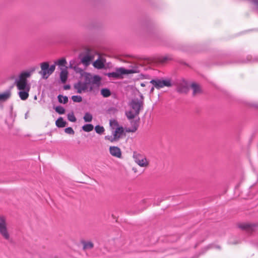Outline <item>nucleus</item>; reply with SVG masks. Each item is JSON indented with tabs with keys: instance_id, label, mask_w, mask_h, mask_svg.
I'll return each mask as SVG.
<instances>
[{
	"instance_id": "e433bc0d",
	"label": "nucleus",
	"mask_w": 258,
	"mask_h": 258,
	"mask_svg": "<svg viewBox=\"0 0 258 258\" xmlns=\"http://www.w3.org/2000/svg\"><path fill=\"white\" fill-rule=\"evenodd\" d=\"M56 65V64H55V63H54L53 64L51 65L49 67V73H51V74H52L54 72V70L55 69V66Z\"/></svg>"
},
{
	"instance_id": "a18cd8bd",
	"label": "nucleus",
	"mask_w": 258,
	"mask_h": 258,
	"mask_svg": "<svg viewBox=\"0 0 258 258\" xmlns=\"http://www.w3.org/2000/svg\"><path fill=\"white\" fill-rule=\"evenodd\" d=\"M36 98H37V97H36V96H35L34 97V99H36Z\"/></svg>"
},
{
	"instance_id": "9b49d317",
	"label": "nucleus",
	"mask_w": 258,
	"mask_h": 258,
	"mask_svg": "<svg viewBox=\"0 0 258 258\" xmlns=\"http://www.w3.org/2000/svg\"><path fill=\"white\" fill-rule=\"evenodd\" d=\"M258 62V57H252L251 55H248L246 59H243L242 60H239L238 61L234 62H227L224 63V64H229L232 63H249V62Z\"/></svg>"
},
{
	"instance_id": "5701e85b",
	"label": "nucleus",
	"mask_w": 258,
	"mask_h": 258,
	"mask_svg": "<svg viewBox=\"0 0 258 258\" xmlns=\"http://www.w3.org/2000/svg\"><path fill=\"white\" fill-rule=\"evenodd\" d=\"M191 87L193 90V95H195L197 93L201 92V89L200 86L196 83H192Z\"/></svg>"
},
{
	"instance_id": "f8f14e48",
	"label": "nucleus",
	"mask_w": 258,
	"mask_h": 258,
	"mask_svg": "<svg viewBox=\"0 0 258 258\" xmlns=\"http://www.w3.org/2000/svg\"><path fill=\"white\" fill-rule=\"evenodd\" d=\"M182 81L183 84L181 83H178L177 84L176 90L177 92L179 93H186L188 90L186 82L184 79H182Z\"/></svg>"
},
{
	"instance_id": "4c0bfd02",
	"label": "nucleus",
	"mask_w": 258,
	"mask_h": 258,
	"mask_svg": "<svg viewBox=\"0 0 258 258\" xmlns=\"http://www.w3.org/2000/svg\"><path fill=\"white\" fill-rule=\"evenodd\" d=\"M90 86L88 87L87 90H86L87 92H92L93 90V85L94 84H90Z\"/></svg>"
},
{
	"instance_id": "2eb2a0df",
	"label": "nucleus",
	"mask_w": 258,
	"mask_h": 258,
	"mask_svg": "<svg viewBox=\"0 0 258 258\" xmlns=\"http://www.w3.org/2000/svg\"><path fill=\"white\" fill-rule=\"evenodd\" d=\"M60 69L61 70V72L60 73V75H59L60 81L61 83L64 84L66 83L67 79H68V72L66 69H62L61 68Z\"/></svg>"
},
{
	"instance_id": "7c9ffc66",
	"label": "nucleus",
	"mask_w": 258,
	"mask_h": 258,
	"mask_svg": "<svg viewBox=\"0 0 258 258\" xmlns=\"http://www.w3.org/2000/svg\"><path fill=\"white\" fill-rule=\"evenodd\" d=\"M85 122H91L92 120V115L89 112H86L83 117Z\"/></svg>"
},
{
	"instance_id": "a211bd4d",
	"label": "nucleus",
	"mask_w": 258,
	"mask_h": 258,
	"mask_svg": "<svg viewBox=\"0 0 258 258\" xmlns=\"http://www.w3.org/2000/svg\"><path fill=\"white\" fill-rule=\"evenodd\" d=\"M133 157L135 162L141 167H145L148 165V163L145 158H142L140 160H137V155H135V154H134Z\"/></svg>"
},
{
	"instance_id": "473e14b6",
	"label": "nucleus",
	"mask_w": 258,
	"mask_h": 258,
	"mask_svg": "<svg viewBox=\"0 0 258 258\" xmlns=\"http://www.w3.org/2000/svg\"><path fill=\"white\" fill-rule=\"evenodd\" d=\"M172 59V58L171 55H166L164 56H161V57H160L159 60L161 62L164 63L168 60H171Z\"/></svg>"
},
{
	"instance_id": "58836bf2",
	"label": "nucleus",
	"mask_w": 258,
	"mask_h": 258,
	"mask_svg": "<svg viewBox=\"0 0 258 258\" xmlns=\"http://www.w3.org/2000/svg\"><path fill=\"white\" fill-rule=\"evenodd\" d=\"M251 3H253L256 9L258 10V0H252Z\"/></svg>"
},
{
	"instance_id": "423d86ee",
	"label": "nucleus",
	"mask_w": 258,
	"mask_h": 258,
	"mask_svg": "<svg viewBox=\"0 0 258 258\" xmlns=\"http://www.w3.org/2000/svg\"><path fill=\"white\" fill-rule=\"evenodd\" d=\"M15 83L17 88L19 90H26L27 88L30 89V85L28 83L27 79H21L19 78L18 80H15Z\"/></svg>"
},
{
	"instance_id": "9d476101",
	"label": "nucleus",
	"mask_w": 258,
	"mask_h": 258,
	"mask_svg": "<svg viewBox=\"0 0 258 258\" xmlns=\"http://www.w3.org/2000/svg\"><path fill=\"white\" fill-rule=\"evenodd\" d=\"M110 154L114 157L120 158L121 157V151L120 149L116 146H110L109 147Z\"/></svg>"
},
{
	"instance_id": "aec40b11",
	"label": "nucleus",
	"mask_w": 258,
	"mask_h": 258,
	"mask_svg": "<svg viewBox=\"0 0 258 258\" xmlns=\"http://www.w3.org/2000/svg\"><path fill=\"white\" fill-rule=\"evenodd\" d=\"M101 78L97 75L92 76V84L96 85L97 87H99L101 84Z\"/></svg>"
},
{
	"instance_id": "bb28decb",
	"label": "nucleus",
	"mask_w": 258,
	"mask_h": 258,
	"mask_svg": "<svg viewBox=\"0 0 258 258\" xmlns=\"http://www.w3.org/2000/svg\"><path fill=\"white\" fill-rule=\"evenodd\" d=\"M83 244V249H91L93 247L94 244L92 242L88 241L86 242L85 241H82Z\"/></svg>"
},
{
	"instance_id": "dca6fc26",
	"label": "nucleus",
	"mask_w": 258,
	"mask_h": 258,
	"mask_svg": "<svg viewBox=\"0 0 258 258\" xmlns=\"http://www.w3.org/2000/svg\"><path fill=\"white\" fill-rule=\"evenodd\" d=\"M30 89H27L26 90H20L18 92L19 96L21 100H26L29 97V92Z\"/></svg>"
},
{
	"instance_id": "c756f323",
	"label": "nucleus",
	"mask_w": 258,
	"mask_h": 258,
	"mask_svg": "<svg viewBox=\"0 0 258 258\" xmlns=\"http://www.w3.org/2000/svg\"><path fill=\"white\" fill-rule=\"evenodd\" d=\"M95 131L96 132V133L101 135L103 133L105 130L103 126L97 125L96 126H95Z\"/></svg>"
},
{
	"instance_id": "72a5a7b5",
	"label": "nucleus",
	"mask_w": 258,
	"mask_h": 258,
	"mask_svg": "<svg viewBox=\"0 0 258 258\" xmlns=\"http://www.w3.org/2000/svg\"><path fill=\"white\" fill-rule=\"evenodd\" d=\"M72 99L74 102L79 103L82 101V97L79 95H73L72 96Z\"/></svg>"
},
{
	"instance_id": "20e7f679",
	"label": "nucleus",
	"mask_w": 258,
	"mask_h": 258,
	"mask_svg": "<svg viewBox=\"0 0 258 258\" xmlns=\"http://www.w3.org/2000/svg\"><path fill=\"white\" fill-rule=\"evenodd\" d=\"M0 234L6 240L10 239V234L8 232L6 221L4 217L0 216Z\"/></svg>"
},
{
	"instance_id": "b1692460",
	"label": "nucleus",
	"mask_w": 258,
	"mask_h": 258,
	"mask_svg": "<svg viewBox=\"0 0 258 258\" xmlns=\"http://www.w3.org/2000/svg\"><path fill=\"white\" fill-rule=\"evenodd\" d=\"M57 99L60 103L66 104L68 102V97L67 96L59 94L57 96Z\"/></svg>"
},
{
	"instance_id": "cd10ccee",
	"label": "nucleus",
	"mask_w": 258,
	"mask_h": 258,
	"mask_svg": "<svg viewBox=\"0 0 258 258\" xmlns=\"http://www.w3.org/2000/svg\"><path fill=\"white\" fill-rule=\"evenodd\" d=\"M55 111L59 114H63L65 113V109L61 106H57L55 107H53Z\"/></svg>"
},
{
	"instance_id": "ea45409f",
	"label": "nucleus",
	"mask_w": 258,
	"mask_h": 258,
	"mask_svg": "<svg viewBox=\"0 0 258 258\" xmlns=\"http://www.w3.org/2000/svg\"><path fill=\"white\" fill-rule=\"evenodd\" d=\"M63 88L64 90H68L70 89L71 86L69 84L65 85L63 86Z\"/></svg>"
},
{
	"instance_id": "1a4fd4ad",
	"label": "nucleus",
	"mask_w": 258,
	"mask_h": 258,
	"mask_svg": "<svg viewBox=\"0 0 258 258\" xmlns=\"http://www.w3.org/2000/svg\"><path fill=\"white\" fill-rule=\"evenodd\" d=\"M124 130L122 126H117L115 130L112 131V136L116 141H118L123 134Z\"/></svg>"
},
{
	"instance_id": "c03bdc74",
	"label": "nucleus",
	"mask_w": 258,
	"mask_h": 258,
	"mask_svg": "<svg viewBox=\"0 0 258 258\" xmlns=\"http://www.w3.org/2000/svg\"><path fill=\"white\" fill-rule=\"evenodd\" d=\"M141 86H145V85H144L143 83H142V84H141Z\"/></svg>"
},
{
	"instance_id": "a878e982",
	"label": "nucleus",
	"mask_w": 258,
	"mask_h": 258,
	"mask_svg": "<svg viewBox=\"0 0 258 258\" xmlns=\"http://www.w3.org/2000/svg\"><path fill=\"white\" fill-rule=\"evenodd\" d=\"M67 61L65 58L62 57L58 60L55 61V64H57V66L60 67H66V64H67Z\"/></svg>"
},
{
	"instance_id": "37998d69",
	"label": "nucleus",
	"mask_w": 258,
	"mask_h": 258,
	"mask_svg": "<svg viewBox=\"0 0 258 258\" xmlns=\"http://www.w3.org/2000/svg\"><path fill=\"white\" fill-rule=\"evenodd\" d=\"M135 155H137V160H140L138 157L140 156L139 154H135Z\"/></svg>"
},
{
	"instance_id": "2f4dec72",
	"label": "nucleus",
	"mask_w": 258,
	"mask_h": 258,
	"mask_svg": "<svg viewBox=\"0 0 258 258\" xmlns=\"http://www.w3.org/2000/svg\"><path fill=\"white\" fill-rule=\"evenodd\" d=\"M68 119L71 122H75L76 121L77 119L73 112L68 113L67 115Z\"/></svg>"
},
{
	"instance_id": "a19ab883",
	"label": "nucleus",
	"mask_w": 258,
	"mask_h": 258,
	"mask_svg": "<svg viewBox=\"0 0 258 258\" xmlns=\"http://www.w3.org/2000/svg\"><path fill=\"white\" fill-rule=\"evenodd\" d=\"M154 88H155V87H154V86H153L152 87V88H151L150 90V93H153L154 91Z\"/></svg>"
},
{
	"instance_id": "c9c22d12",
	"label": "nucleus",
	"mask_w": 258,
	"mask_h": 258,
	"mask_svg": "<svg viewBox=\"0 0 258 258\" xmlns=\"http://www.w3.org/2000/svg\"><path fill=\"white\" fill-rule=\"evenodd\" d=\"M104 139L105 140H108L111 143H113V142H116L114 139H113V136H105L104 137Z\"/></svg>"
},
{
	"instance_id": "39448f33",
	"label": "nucleus",
	"mask_w": 258,
	"mask_h": 258,
	"mask_svg": "<svg viewBox=\"0 0 258 258\" xmlns=\"http://www.w3.org/2000/svg\"><path fill=\"white\" fill-rule=\"evenodd\" d=\"M41 70L39 72L42 75L43 79H46L51 73H49V65L48 62H43L40 63Z\"/></svg>"
},
{
	"instance_id": "7ed1b4c3",
	"label": "nucleus",
	"mask_w": 258,
	"mask_h": 258,
	"mask_svg": "<svg viewBox=\"0 0 258 258\" xmlns=\"http://www.w3.org/2000/svg\"><path fill=\"white\" fill-rule=\"evenodd\" d=\"M150 83L157 89H160L164 87H170L172 86L170 79L164 80L157 78L151 80Z\"/></svg>"
},
{
	"instance_id": "f704fd0d",
	"label": "nucleus",
	"mask_w": 258,
	"mask_h": 258,
	"mask_svg": "<svg viewBox=\"0 0 258 258\" xmlns=\"http://www.w3.org/2000/svg\"><path fill=\"white\" fill-rule=\"evenodd\" d=\"M64 132L66 133L70 134V135H74L75 134V132L71 127H68L64 129Z\"/></svg>"
},
{
	"instance_id": "f03ea898",
	"label": "nucleus",
	"mask_w": 258,
	"mask_h": 258,
	"mask_svg": "<svg viewBox=\"0 0 258 258\" xmlns=\"http://www.w3.org/2000/svg\"><path fill=\"white\" fill-rule=\"evenodd\" d=\"M138 72V69L137 67H135L131 69H126L123 67H120L119 68H116L115 72L108 73L106 74V75L109 78L120 79L122 78V76L123 75L134 74Z\"/></svg>"
},
{
	"instance_id": "6ab92c4d",
	"label": "nucleus",
	"mask_w": 258,
	"mask_h": 258,
	"mask_svg": "<svg viewBox=\"0 0 258 258\" xmlns=\"http://www.w3.org/2000/svg\"><path fill=\"white\" fill-rule=\"evenodd\" d=\"M93 65L95 68L97 69H101L104 67V62L98 58L93 63Z\"/></svg>"
},
{
	"instance_id": "c85d7f7f",
	"label": "nucleus",
	"mask_w": 258,
	"mask_h": 258,
	"mask_svg": "<svg viewBox=\"0 0 258 258\" xmlns=\"http://www.w3.org/2000/svg\"><path fill=\"white\" fill-rule=\"evenodd\" d=\"M91 80L92 76L90 74H87V75L85 76V81L83 82L88 86L89 84H92Z\"/></svg>"
},
{
	"instance_id": "79ce46f5",
	"label": "nucleus",
	"mask_w": 258,
	"mask_h": 258,
	"mask_svg": "<svg viewBox=\"0 0 258 258\" xmlns=\"http://www.w3.org/2000/svg\"><path fill=\"white\" fill-rule=\"evenodd\" d=\"M113 122H114V124H115V125H118V123H117V122L116 121H115V120H113Z\"/></svg>"
},
{
	"instance_id": "4468645a",
	"label": "nucleus",
	"mask_w": 258,
	"mask_h": 258,
	"mask_svg": "<svg viewBox=\"0 0 258 258\" xmlns=\"http://www.w3.org/2000/svg\"><path fill=\"white\" fill-rule=\"evenodd\" d=\"M37 68V67H34L31 68L28 71H23L19 75V78L21 79H27L29 78L31 74L35 71Z\"/></svg>"
},
{
	"instance_id": "0eeeda50",
	"label": "nucleus",
	"mask_w": 258,
	"mask_h": 258,
	"mask_svg": "<svg viewBox=\"0 0 258 258\" xmlns=\"http://www.w3.org/2000/svg\"><path fill=\"white\" fill-rule=\"evenodd\" d=\"M90 51V49H88L87 50V54L83 57H82V54L79 55L81 62L86 66H88L94 58L93 55L89 54Z\"/></svg>"
},
{
	"instance_id": "f257e3e1",
	"label": "nucleus",
	"mask_w": 258,
	"mask_h": 258,
	"mask_svg": "<svg viewBox=\"0 0 258 258\" xmlns=\"http://www.w3.org/2000/svg\"><path fill=\"white\" fill-rule=\"evenodd\" d=\"M128 106L134 111L129 110L126 111L125 114L127 118L130 120L131 126L126 129L128 133H135L138 128L140 123V118L133 120L135 117L138 116L141 111L144 109V96L140 95V99L138 98H133L128 104Z\"/></svg>"
},
{
	"instance_id": "6e6552de",
	"label": "nucleus",
	"mask_w": 258,
	"mask_h": 258,
	"mask_svg": "<svg viewBox=\"0 0 258 258\" xmlns=\"http://www.w3.org/2000/svg\"><path fill=\"white\" fill-rule=\"evenodd\" d=\"M74 88L77 90V93L81 94L83 92H86L88 86L83 82L79 81L77 83L74 84Z\"/></svg>"
},
{
	"instance_id": "f3484780",
	"label": "nucleus",
	"mask_w": 258,
	"mask_h": 258,
	"mask_svg": "<svg viewBox=\"0 0 258 258\" xmlns=\"http://www.w3.org/2000/svg\"><path fill=\"white\" fill-rule=\"evenodd\" d=\"M11 95V92L10 90L0 94V102H5L9 99Z\"/></svg>"
},
{
	"instance_id": "412c9836",
	"label": "nucleus",
	"mask_w": 258,
	"mask_h": 258,
	"mask_svg": "<svg viewBox=\"0 0 258 258\" xmlns=\"http://www.w3.org/2000/svg\"><path fill=\"white\" fill-rule=\"evenodd\" d=\"M67 122L62 117H59L55 121V125L58 127H63L66 126Z\"/></svg>"
},
{
	"instance_id": "ddd939ff",
	"label": "nucleus",
	"mask_w": 258,
	"mask_h": 258,
	"mask_svg": "<svg viewBox=\"0 0 258 258\" xmlns=\"http://www.w3.org/2000/svg\"><path fill=\"white\" fill-rule=\"evenodd\" d=\"M257 225L255 224L251 223H243L239 224L238 227L242 230H246L248 232H251L254 230V228Z\"/></svg>"
},
{
	"instance_id": "393cba45",
	"label": "nucleus",
	"mask_w": 258,
	"mask_h": 258,
	"mask_svg": "<svg viewBox=\"0 0 258 258\" xmlns=\"http://www.w3.org/2000/svg\"><path fill=\"white\" fill-rule=\"evenodd\" d=\"M82 128L84 132H90L93 130L94 126L92 124H85Z\"/></svg>"
},
{
	"instance_id": "49530a36",
	"label": "nucleus",
	"mask_w": 258,
	"mask_h": 258,
	"mask_svg": "<svg viewBox=\"0 0 258 258\" xmlns=\"http://www.w3.org/2000/svg\"><path fill=\"white\" fill-rule=\"evenodd\" d=\"M255 107H258V105H254Z\"/></svg>"
},
{
	"instance_id": "4be33fe9",
	"label": "nucleus",
	"mask_w": 258,
	"mask_h": 258,
	"mask_svg": "<svg viewBox=\"0 0 258 258\" xmlns=\"http://www.w3.org/2000/svg\"><path fill=\"white\" fill-rule=\"evenodd\" d=\"M100 94L103 97L107 98L111 95V92L108 88H104L101 89Z\"/></svg>"
},
{
	"instance_id": "de8ad7c7",
	"label": "nucleus",
	"mask_w": 258,
	"mask_h": 258,
	"mask_svg": "<svg viewBox=\"0 0 258 258\" xmlns=\"http://www.w3.org/2000/svg\"><path fill=\"white\" fill-rule=\"evenodd\" d=\"M110 124L111 125V121H110Z\"/></svg>"
}]
</instances>
